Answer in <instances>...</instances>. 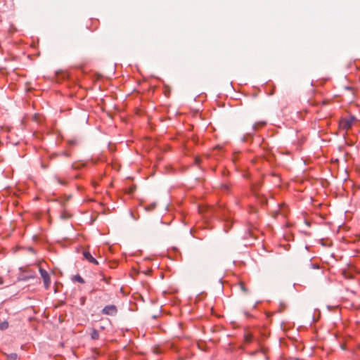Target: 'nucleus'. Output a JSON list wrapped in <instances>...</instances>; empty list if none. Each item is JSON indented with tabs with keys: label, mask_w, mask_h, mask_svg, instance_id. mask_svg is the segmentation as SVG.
<instances>
[{
	"label": "nucleus",
	"mask_w": 360,
	"mask_h": 360,
	"mask_svg": "<svg viewBox=\"0 0 360 360\" xmlns=\"http://www.w3.org/2000/svg\"><path fill=\"white\" fill-rule=\"evenodd\" d=\"M75 280L81 283H84V280L79 275H76L75 276Z\"/></svg>",
	"instance_id": "obj_10"
},
{
	"label": "nucleus",
	"mask_w": 360,
	"mask_h": 360,
	"mask_svg": "<svg viewBox=\"0 0 360 360\" xmlns=\"http://www.w3.org/2000/svg\"><path fill=\"white\" fill-rule=\"evenodd\" d=\"M195 161L196 164H200V160L199 158H195Z\"/></svg>",
	"instance_id": "obj_12"
},
{
	"label": "nucleus",
	"mask_w": 360,
	"mask_h": 360,
	"mask_svg": "<svg viewBox=\"0 0 360 360\" xmlns=\"http://www.w3.org/2000/svg\"><path fill=\"white\" fill-rule=\"evenodd\" d=\"M117 312V309L115 305L110 304L106 305L103 309L102 313L105 315L115 316Z\"/></svg>",
	"instance_id": "obj_2"
},
{
	"label": "nucleus",
	"mask_w": 360,
	"mask_h": 360,
	"mask_svg": "<svg viewBox=\"0 0 360 360\" xmlns=\"http://www.w3.org/2000/svg\"><path fill=\"white\" fill-rule=\"evenodd\" d=\"M61 217L63 218V219H65V218H68V216H66V214H61Z\"/></svg>",
	"instance_id": "obj_13"
},
{
	"label": "nucleus",
	"mask_w": 360,
	"mask_h": 360,
	"mask_svg": "<svg viewBox=\"0 0 360 360\" xmlns=\"http://www.w3.org/2000/svg\"><path fill=\"white\" fill-rule=\"evenodd\" d=\"M84 257L88 260L89 262L94 264H98V261L91 255V254L89 251H84L83 252Z\"/></svg>",
	"instance_id": "obj_4"
},
{
	"label": "nucleus",
	"mask_w": 360,
	"mask_h": 360,
	"mask_svg": "<svg viewBox=\"0 0 360 360\" xmlns=\"http://www.w3.org/2000/svg\"><path fill=\"white\" fill-rule=\"evenodd\" d=\"M17 354L15 353L11 354L10 357L13 360H15L17 359Z\"/></svg>",
	"instance_id": "obj_11"
},
{
	"label": "nucleus",
	"mask_w": 360,
	"mask_h": 360,
	"mask_svg": "<svg viewBox=\"0 0 360 360\" xmlns=\"http://www.w3.org/2000/svg\"><path fill=\"white\" fill-rule=\"evenodd\" d=\"M39 270L41 276L43 278L44 285H45L46 288H48L51 283L50 276L46 270H44L41 268H39Z\"/></svg>",
	"instance_id": "obj_3"
},
{
	"label": "nucleus",
	"mask_w": 360,
	"mask_h": 360,
	"mask_svg": "<svg viewBox=\"0 0 360 360\" xmlns=\"http://www.w3.org/2000/svg\"><path fill=\"white\" fill-rule=\"evenodd\" d=\"M34 276L31 275V276H28L27 278H34Z\"/></svg>",
	"instance_id": "obj_15"
},
{
	"label": "nucleus",
	"mask_w": 360,
	"mask_h": 360,
	"mask_svg": "<svg viewBox=\"0 0 360 360\" xmlns=\"http://www.w3.org/2000/svg\"><path fill=\"white\" fill-rule=\"evenodd\" d=\"M355 120V118L353 116L345 117L340 120L339 122V125L340 129L344 130H348L350 129Z\"/></svg>",
	"instance_id": "obj_1"
},
{
	"label": "nucleus",
	"mask_w": 360,
	"mask_h": 360,
	"mask_svg": "<svg viewBox=\"0 0 360 360\" xmlns=\"http://www.w3.org/2000/svg\"><path fill=\"white\" fill-rule=\"evenodd\" d=\"M266 124V122H257L255 123L253 127H252V129L253 130H257L258 129L259 127H262L263 126H264Z\"/></svg>",
	"instance_id": "obj_5"
},
{
	"label": "nucleus",
	"mask_w": 360,
	"mask_h": 360,
	"mask_svg": "<svg viewBox=\"0 0 360 360\" xmlns=\"http://www.w3.org/2000/svg\"><path fill=\"white\" fill-rule=\"evenodd\" d=\"M238 285H239V286H240V290H241L243 292H245V293H247V292H248V290H247V288L245 287V285H244V283H243V282L240 281V282L239 283V284H238Z\"/></svg>",
	"instance_id": "obj_8"
},
{
	"label": "nucleus",
	"mask_w": 360,
	"mask_h": 360,
	"mask_svg": "<svg viewBox=\"0 0 360 360\" xmlns=\"http://www.w3.org/2000/svg\"><path fill=\"white\" fill-rule=\"evenodd\" d=\"M91 338L94 339V340H97L99 338V333L98 332L94 329L91 332Z\"/></svg>",
	"instance_id": "obj_7"
},
{
	"label": "nucleus",
	"mask_w": 360,
	"mask_h": 360,
	"mask_svg": "<svg viewBox=\"0 0 360 360\" xmlns=\"http://www.w3.org/2000/svg\"><path fill=\"white\" fill-rule=\"evenodd\" d=\"M8 323L6 321L2 322L0 323V330H5L8 328Z\"/></svg>",
	"instance_id": "obj_9"
},
{
	"label": "nucleus",
	"mask_w": 360,
	"mask_h": 360,
	"mask_svg": "<svg viewBox=\"0 0 360 360\" xmlns=\"http://www.w3.org/2000/svg\"><path fill=\"white\" fill-rule=\"evenodd\" d=\"M252 335L251 333L245 334L244 339L246 343H250L252 340Z\"/></svg>",
	"instance_id": "obj_6"
},
{
	"label": "nucleus",
	"mask_w": 360,
	"mask_h": 360,
	"mask_svg": "<svg viewBox=\"0 0 360 360\" xmlns=\"http://www.w3.org/2000/svg\"><path fill=\"white\" fill-rule=\"evenodd\" d=\"M4 283V280L1 277H0V285H2Z\"/></svg>",
	"instance_id": "obj_14"
}]
</instances>
